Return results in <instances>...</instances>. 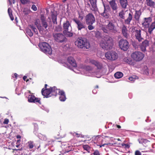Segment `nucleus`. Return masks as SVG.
Masks as SVG:
<instances>
[{"instance_id":"37","label":"nucleus","mask_w":155,"mask_h":155,"mask_svg":"<svg viewBox=\"0 0 155 155\" xmlns=\"http://www.w3.org/2000/svg\"><path fill=\"white\" fill-rule=\"evenodd\" d=\"M29 26L32 30L35 33L37 34H38V30L34 26L32 25H30Z\"/></svg>"},{"instance_id":"7","label":"nucleus","mask_w":155,"mask_h":155,"mask_svg":"<svg viewBox=\"0 0 155 155\" xmlns=\"http://www.w3.org/2000/svg\"><path fill=\"white\" fill-rule=\"evenodd\" d=\"M53 36L54 40L57 42L63 43L66 40L65 36L63 34L54 33Z\"/></svg>"},{"instance_id":"30","label":"nucleus","mask_w":155,"mask_h":155,"mask_svg":"<svg viewBox=\"0 0 155 155\" xmlns=\"http://www.w3.org/2000/svg\"><path fill=\"white\" fill-rule=\"evenodd\" d=\"M59 92L58 94L60 95L59 97L60 100L61 101H64L66 99L64 92L63 91Z\"/></svg>"},{"instance_id":"45","label":"nucleus","mask_w":155,"mask_h":155,"mask_svg":"<svg viewBox=\"0 0 155 155\" xmlns=\"http://www.w3.org/2000/svg\"><path fill=\"white\" fill-rule=\"evenodd\" d=\"M55 28L56 30H57V31H61L62 30V28L60 25H58V26L56 27Z\"/></svg>"},{"instance_id":"18","label":"nucleus","mask_w":155,"mask_h":155,"mask_svg":"<svg viewBox=\"0 0 155 155\" xmlns=\"http://www.w3.org/2000/svg\"><path fill=\"white\" fill-rule=\"evenodd\" d=\"M149 42L147 40H145L143 41L141 45L140 46V48L141 51H145L147 47L149 46Z\"/></svg>"},{"instance_id":"49","label":"nucleus","mask_w":155,"mask_h":155,"mask_svg":"<svg viewBox=\"0 0 155 155\" xmlns=\"http://www.w3.org/2000/svg\"><path fill=\"white\" fill-rule=\"evenodd\" d=\"M9 122V120L8 119H5L4 121L3 122V124H8V123Z\"/></svg>"},{"instance_id":"19","label":"nucleus","mask_w":155,"mask_h":155,"mask_svg":"<svg viewBox=\"0 0 155 155\" xmlns=\"http://www.w3.org/2000/svg\"><path fill=\"white\" fill-rule=\"evenodd\" d=\"M128 15L127 19H124V23L127 25H129L130 24V22L132 19L133 18V13L132 12H128Z\"/></svg>"},{"instance_id":"3","label":"nucleus","mask_w":155,"mask_h":155,"mask_svg":"<svg viewBox=\"0 0 155 155\" xmlns=\"http://www.w3.org/2000/svg\"><path fill=\"white\" fill-rule=\"evenodd\" d=\"M75 45L80 48L84 49H88L90 47V45L87 40L85 38H78L75 42Z\"/></svg>"},{"instance_id":"62","label":"nucleus","mask_w":155,"mask_h":155,"mask_svg":"<svg viewBox=\"0 0 155 155\" xmlns=\"http://www.w3.org/2000/svg\"><path fill=\"white\" fill-rule=\"evenodd\" d=\"M12 2L13 4L15 3V0H12Z\"/></svg>"},{"instance_id":"2","label":"nucleus","mask_w":155,"mask_h":155,"mask_svg":"<svg viewBox=\"0 0 155 155\" xmlns=\"http://www.w3.org/2000/svg\"><path fill=\"white\" fill-rule=\"evenodd\" d=\"M63 33L66 37H71L73 36L72 28L69 21L67 20L64 22L62 25Z\"/></svg>"},{"instance_id":"24","label":"nucleus","mask_w":155,"mask_h":155,"mask_svg":"<svg viewBox=\"0 0 155 155\" xmlns=\"http://www.w3.org/2000/svg\"><path fill=\"white\" fill-rule=\"evenodd\" d=\"M67 61L73 67H75L77 66L76 63L72 57H68Z\"/></svg>"},{"instance_id":"55","label":"nucleus","mask_w":155,"mask_h":155,"mask_svg":"<svg viewBox=\"0 0 155 155\" xmlns=\"http://www.w3.org/2000/svg\"><path fill=\"white\" fill-rule=\"evenodd\" d=\"M14 75L15 76L16 78H17L18 77V75L16 73H15L14 74Z\"/></svg>"},{"instance_id":"58","label":"nucleus","mask_w":155,"mask_h":155,"mask_svg":"<svg viewBox=\"0 0 155 155\" xmlns=\"http://www.w3.org/2000/svg\"><path fill=\"white\" fill-rule=\"evenodd\" d=\"M47 86L48 85L47 84H45V87H44V88H45V89H47Z\"/></svg>"},{"instance_id":"10","label":"nucleus","mask_w":155,"mask_h":155,"mask_svg":"<svg viewBox=\"0 0 155 155\" xmlns=\"http://www.w3.org/2000/svg\"><path fill=\"white\" fill-rule=\"evenodd\" d=\"M131 31L132 32H135V36L139 41H141L142 40L143 38L141 37V35L140 29L137 28V27H132L131 28Z\"/></svg>"},{"instance_id":"20","label":"nucleus","mask_w":155,"mask_h":155,"mask_svg":"<svg viewBox=\"0 0 155 155\" xmlns=\"http://www.w3.org/2000/svg\"><path fill=\"white\" fill-rule=\"evenodd\" d=\"M122 33L124 37L126 39L129 37V35L127 33V30L125 25H123L122 28Z\"/></svg>"},{"instance_id":"64","label":"nucleus","mask_w":155,"mask_h":155,"mask_svg":"<svg viewBox=\"0 0 155 155\" xmlns=\"http://www.w3.org/2000/svg\"><path fill=\"white\" fill-rule=\"evenodd\" d=\"M28 79H27L26 80V81L27 82H28Z\"/></svg>"},{"instance_id":"25","label":"nucleus","mask_w":155,"mask_h":155,"mask_svg":"<svg viewBox=\"0 0 155 155\" xmlns=\"http://www.w3.org/2000/svg\"><path fill=\"white\" fill-rule=\"evenodd\" d=\"M103 5L104 8V10L103 12L101 14V15L103 16L104 18L108 19L110 16V15L107 11L106 10L105 5L103 3Z\"/></svg>"},{"instance_id":"1","label":"nucleus","mask_w":155,"mask_h":155,"mask_svg":"<svg viewBox=\"0 0 155 155\" xmlns=\"http://www.w3.org/2000/svg\"><path fill=\"white\" fill-rule=\"evenodd\" d=\"M100 46L106 50L111 49L113 46L112 38L109 36H105L100 42Z\"/></svg>"},{"instance_id":"29","label":"nucleus","mask_w":155,"mask_h":155,"mask_svg":"<svg viewBox=\"0 0 155 155\" xmlns=\"http://www.w3.org/2000/svg\"><path fill=\"white\" fill-rule=\"evenodd\" d=\"M146 3L147 6L151 8H155V2L152 0H146Z\"/></svg>"},{"instance_id":"9","label":"nucleus","mask_w":155,"mask_h":155,"mask_svg":"<svg viewBox=\"0 0 155 155\" xmlns=\"http://www.w3.org/2000/svg\"><path fill=\"white\" fill-rule=\"evenodd\" d=\"M119 46L122 50L126 51L129 48L130 44L127 40L121 39L119 41Z\"/></svg>"},{"instance_id":"40","label":"nucleus","mask_w":155,"mask_h":155,"mask_svg":"<svg viewBox=\"0 0 155 155\" xmlns=\"http://www.w3.org/2000/svg\"><path fill=\"white\" fill-rule=\"evenodd\" d=\"M83 147L84 150L88 151L89 150L90 147L87 145H84L83 146Z\"/></svg>"},{"instance_id":"46","label":"nucleus","mask_w":155,"mask_h":155,"mask_svg":"<svg viewBox=\"0 0 155 155\" xmlns=\"http://www.w3.org/2000/svg\"><path fill=\"white\" fill-rule=\"evenodd\" d=\"M135 155H141L140 152L139 150H136L135 153Z\"/></svg>"},{"instance_id":"57","label":"nucleus","mask_w":155,"mask_h":155,"mask_svg":"<svg viewBox=\"0 0 155 155\" xmlns=\"http://www.w3.org/2000/svg\"><path fill=\"white\" fill-rule=\"evenodd\" d=\"M17 138H20L21 137L20 135H18L17 136Z\"/></svg>"},{"instance_id":"16","label":"nucleus","mask_w":155,"mask_h":155,"mask_svg":"<svg viewBox=\"0 0 155 155\" xmlns=\"http://www.w3.org/2000/svg\"><path fill=\"white\" fill-rule=\"evenodd\" d=\"M28 101L29 102L38 103L41 104L40 99L39 98L36 97L34 95H29L28 98Z\"/></svg>"},{"instance_id":"33","label":"nucleus","mask_w":155,"mask_h":155,"mask_svg":"<svg viewBox=\"0 0 155 155\" xmlns=\"http://www.w3.org/2000/svg\"><path fill=\"white\" fill-rule=\"evenodd\" d=\"M123 74L120 72H118L115 73L114 74V77L116 78H120L123 76Z\"/></svg>"},{"instance_id":"60","label":"nucleus","mask_w":155,"mask_h":155,"mask_svg":"<svg viewBox=\"0 0 155 155\" xmlns=\"http://www.w3.org/2000/svg\"><path fill=\"white\" fill-rule=\"evenodd\" d=\"M9 2V4L10 5L11 4H12V2L11 1V0H8Z\"/></svg>"},{"instance_id":"23","label":"nucleus","mask_w":155,"mask_h":155,"mask_svg":"<svg viewBox=\"0 0 155 155\" xmlns=\"http://www.w3.org/2000/svg\"><path fill=\"white\" fill-rule=\"evenodd\" d=\"M41 19L42 26L46 29L48 27V24L46 21V18L43 15H41Z\"/></svg>"},{"instance_id":"61","label":"nucleus","mask_w":155,"mask_h":155,"mask_svg":"<svg viewBox=\"0 0 155 155\" xmlns=\"http://www.w3.org/2000/svg\"><path fill=\"white\" fill-rule=\"evenodd\" d=\"M98 85H96L95 87V88H98Z\"/></svg>"},{"instance_id":"13","label":"nucleus","mask_w":155,"mask_h":155,"mask_svg":"<svg viewBox=\"0 0 155 155\" xmlns=\"http://www.w3.org/2000/svg\"><path fill=\"white\" fill-rule=\"evenodd\" d=\"M73 20L77 25V28L78 30H81L82 29L86 28V26L84 23L81 22L77 18H74Z\"/></svg>"},{"instance_id":"5","label":"nucleus","mask_w":155,"mask_h":155,"mask_svg":"<svg viewBox=\"0 0 155 155\" xmlns=\"http://www.w3.org/2000/svg\"><path fill=\"white\" fill-rule=\"evenodd\" d=\"M89 2H85V7L88 8H90V9L93 11L95 15H97V13H99L98 8L96 4V0H89Z\"/></svg>"},{"instance_id":"34","label":"nucleus","mask_w":155,"mask_h":155,"mask_svg":"<svg viewBox=\"0 0 155 155\" xmlns=\"http://www.w3.org/2000/svg\"><path fill=\"white\" fill-rule=\"evenodd\" d=\"M8 12L9 17L12 20H13L14 19V17L12 14V11L10 8H8Z\"/></svg>"},{"instance_id":"47","label":"nucleus","mask_w":155,"mask_h":155,"mask_svg":"<svg viewBox=\"0 0 155 155\" xmlns=\"http://www.w3.org/2000/svg\"><path fill=\"white\" fill-rule=\"evenodd\" d=\"M94 155H100V153L98 150H95L93 153Z\"/></svg>"},{"instance_id":"52","label":"nucleus","mask_w":155,"mask_h":155,"mask_svg":"<svg viewBox=\"0 0 155 155\" xmlns=\"http://www.w3.org/2000/svg\"><path fill=\"white\" fill-rule=\"evenodd\" d=\"M86 69L87 70H91V67L89 66H86Z\"/></svg>"},{"instance_id":"4","label":"nucleus","mask_w":155,"mask_h":155,"mask_svg":"<svg viewBox=\"0 0 155 155\" xmlns=\"http://www.w3.org/2000/svg\"><path fill=\"white\" fill-rule=\"evenodd\" d=\"M103 31L108 34H115L117 32V28L114 23L109 21L108 24L105 27L102 28Z\"/></svg>"},{"instance_id":"48","label":"nucleus","mask_w":155,"mask_h":155,"mask_svg":"<svg viewBox=\"0 0 155 155\" xmlns=\"http://www.w3.org/2000/svg\"><path fill=\"white\" fill-rule=\"evenodd\" d=\"M73 135H74L75 136H76L77 137H81V136H82V135H81L80 134H78L77 133H75V132H74V133Z\"/></svg>"},{"instance_id":"50","label":"nucleus","mask_w":155,"mask_h":155,"mask_svg":"<svg viewBox=\"0 0 155 155\" xmlns=\"http://www.w3.org/2000/svg\"><path fill=\"white\" fill-rule=\"evenodd\" d=\"M124 145L125 146V147L126 148H128L130 147V146L127 143L126 144H124Z\"/></svg>"},{"instance_id":"31","label":"nucleus","mask_w":155,"mask_h":155,"mask_svg":"<svg viewBox=\"0 0 155 155\" xmlns=\"http://www.w3.org/2000/svg\"><path fill=\"white\" fill-rule=\"evenodd\" d=\"M155 28V21L153 22L148 28V31L150 34L152 33V31Z\"/></svg>"},{"instance_id":"21","label":"nucleus","mask_w":155,"mask_h":155,"mask_svg":"<svg viewBox=\"0 0 155 155\" xmlns=\"http://www.w3.org/2000/svg\"><path fill=\"white\" fill-rule=\"evenodd\" d=\"M51 96L53 95L54 96H56L58 93V94L59 93V91H61L59 89L55 87H51Z\"/></svg>"},{"instance_id":"26","label":"nucleus","mask_w":155,"mask_h":155,"mask_svg":"<svg viewBox=\"0 0 155 155\" xmlns=\"http://www.w3.org/2000/svg\"><path fill=\"white\" fill-rule=\"evenodd\" d=\"M128 14L127 11H125L123 10L120 11L118 13V16L122 19H125V15Z\"/></svg>"},{"instance_id":"32","label":"nucleus","mask_w":155,"mask_h":155,"mask_svg":"<svg viewBox=\"0 0 155 155\" xmlns=\"http://www.w3.org/2000/svg\"><path fill=\"white\" fill-rule=\"evenodd\" d=\"M144 19L145 21L144 23H143V25H148L152 21L151 18L150 17L145 18Z\"/></svg>"},{"instance_id":"14","label":"nucleus","mask_w":155,"mask_h":155,"mask_svg":"<svg viewBox=\"0 0 155 155\" xmlns=\"http://www.w3.org/2000/svg\"><path fill=\"white\" fill-rule=\"evenodd\" d=\"M89 63L94 65L97 67V70H101L103 68L102 64L97 61L90 59Z\"/></svg>"},{"instance_id":"44","label":"nucleus","mask_w":155,"mask_h":155,"mask_svg":"<svg viewBox=\"0 0 155 155\" xmlns=\"http://www.w3.org/2000/svg\"><path fill=\"white\" fill-rule=\"evenodd\" d=\"M31 8L34 11H36L37 10V7L35 5H32Z\"/></svg>"},{"instance_id":"22","label":"nucleus","mask_w":155,"mask_h":155,"mask_svg":"<svg viewBox=\"0 0 155 155\" xmlns=\"http://www.w3.org/2000/svg\"><path fill=\"white\" fill-rule=\"evenodd\" d=\"M51 12V19H52V22L54 24L57 25V14L56 11H53Z\"/></svg>"},{"instance_id":"6","label":"nucleus","mask_w":155,"mask_h":155,"mask_svg":"<svg viewBox=\"0 0 155 155\" xmlns=\"http://www.w3.org/2000/svg\"><path fill=\"white\" fill-rule=\"evenodd\" d=\"M39 47L41 50L47 54H52V50L50 45L47 43L43 42L39 44Z\"/></svg>"},{"instance_id":"36","label":"nucleus","mask_w":155,"mask_h":155,"mask_svg":"<svg viewBox=\"0 0 155 155\" xmlns=\"http://www.w3.org/2000/svg\"><path fill=\"white\" fill-rule=\"evenodd\" d=\"M78 18L82 20L83 19L84 15L83 11L78 12Z\"/></svg>"},{"instance_id":"63","label":"nucleus","mask_w":155,"mask_h":155,"mask_svg":"<svg viewBox=\"0 0 155 155\" xmlns=\"http://www.w3.org/2000/svg\"><path fill=\"white\" fill-rule=\"evenodd\" d=\"M66 0H63V2H65Z\"/></svg>"},{"instance_id":"8","label":"nucleus","mask_w":155,"mask_h":155,"mask_svg":"<svg viewBox=\"0 0 155 155\" xmlns=\"http://www.w3.org/2000/svg\"><path fill=\"white\" fill-rule=\"evenodd\" d=\"M105 56L107 60L111 61L115 60L118 57L117 54L115 52L112 51H108L106 52Z\"/></svg>"},{"instance_id":"41","label":"nucleus","mask_w":155,"mask_h":155,"mask_svg":"<svg viewBox=\"0 0 155 155\" xmlns=\"http://www.w3.org/2000/svg\"><path fill=\"white\" fill-rule=\"evenodd\" d=\"M20 1L21 4L23 5L27 4L29 2V0H20Z\"/></svg>"},{"instance_id":"39","label":"nucleus","mask_w":155,"mask_h":155,"mask_svg":"<svg viewBox=\"0 0 155 155\" xmlns=\"http://www.w3.org/2000/svg\"><path fill=\"white\" fill-rule=\"evenodd\" d=\"M138 79V77L135 75H133L129 78L130 80L133 82L136 79Z\"/></svg>"},{"instance_id":"27","label":"nucleus","mask_w":155,"mask_h":155,"mask_svg":"<svg viewBox=\"0 0 155 155\" xmlns=\"http://www.w3.org/2000/svg\"><path fill=\"white\" fill-rule=\"evenodd\" d=\"M119 2L122 8L125 9L128 5L127 0H119Z\"/></svg>"},{"instance_id":"53","label":"nucleus","mask_w":155,"mask_h":155,"mask_svg":"<svg viewBox=\"0 0 155 155\" xmlns=\"http://www.w3.org/2000/svg\"><path fill=\"white\" fill-rule=\"evenodd\" d=\"M92 92H93V93L94 94H96L97 93V90L95 89H94L93 90V91Z\"/></svg>"},{"instance_id":"15","label":"nucleus","mask_w":155,"mask_h":155,"mask_svg":"<svg viewBox=\"0 0 155 155\" xmlns=\"http://www.w3.org/2000/svg\"><path fill=\"white\" fill-rule=\"evenodd\" d=\"M109 3L112 11H114L116 12H117L118 8V6L115 0H111L109 2Z\"/></svg>"},{"instance_id":"12","label":"nucleus","mask_w":155,"mask_h":155,"mask_svg":"<svg viewBox=\"0 0 155 155\" xmlns=\"http://www.w3.org/2000/svg\"><path fill=\"white\" fill-rule=\"evenodd\" d=\"M85 20L87 24H93L95 21V18L91 13H89L85 18Z\"/></svg>"},{"instance_id":"38","label":"nucleus","mask_w":155,"mask_h":155,"mask_svg":"<svg viewBox=\"0 0 155 155\" xmlns=\"http://www.w3.org/2000/svg\"><path fill=\"white\" fill-rule=\"evenodd\" d=\"M28 146L29 147L30 149H32L34 146V142L31 141H28Z\"/></svg>"},{"instance_id":"35","label":"nucleus","mask_w":155,"mask_h":155,"mask_svg":"<svg viewBox=\"0 0 155 155\" xmlns=\"http://www.w3.org/2000/svg\"><path fill=\"white\" fill-rule=\"evenodd\" d=\"M26 33L30 37H32L33 35V33L31 32V29L27 28L25 29Z\"/></svg>"},{"instance_id":"54","label":"nucleus","mask_w":155,"mask_h":155,"mask_svg":"<svg viewBox=\"0 0 155 155\" xmlns=\"http://www.w3.org/2000/svg\"><path fill=\"white\" fill-rule=\"evenodd\" d=\"M27 78V76H24L23 77V80H24V81H26V79Z\"/></svg>"},{"instance_id":"51","label":"nucleus","mask_w":155,"mask_h":155,"mask_svg":"<svg viewBox=\"0 0 155 155\" xmlns=\"http://www.w3.org/2000/svg\"><path fill=\"white\" fill-rule=\"evenodd\" d=\"M109 143H104L101 145H99L100 147H104L105 145H108ZM97 146H99L98 145H97Z\"/></svg>"},{"instance_id":"17","label":"nucleus","mask_w":155,"mask_h":155,"mask_svg":"<svg viewBox=\"0 0 155 155\" xmlns=\"http://www.w3.org/2000/svg\"><path fill=\"white\" fill-rule=\"evenodd\" d=\"M42 95L46 97H48L51 96V87L49 89H45L43 88L41 90Z\"/></svg>"},{"instance_id":"42","label":"nucleus","mask_w":155,"mask_h":155,"mask_svg":"<svg viewBox=\"0 0 155 155\" xmlns=\"http://www.w3.org/2000/svg\"><path fill=\"white\" fill-rule=\"evenodd\" d=\"M150 51L153 53H155V46L152 44L150 48Z\"/></svg>"},{"instance_id":"11","label":"nucleus","mask_w":155,"mask_h":155,"mask_svg":"<svg viewBox=\"0 0 155 155\" xmlns=\"http://www.w3.org/2000/svg\"><path fill=\"white\" fill-rule=\"evenodd\" d=\"M144 54L140 51H135L131 54L132 58L136 61L142 60L144 57Z\"/></svg>"},{"instance_id":"56","label":"nucleus","mask_w":155,"mask_h":155,"mask_svg":"<svg viewBox=\"0 0 155 155\" xmlns=\"http://www.w3.org/2000/svg\"><path fill=\"white\" fill-rule=\"evenodd\" d=\"M116 126H117V128H120L121 127V126L120 125H117Z\"/></svg>"},{"instance_id":"59","label":"nucleus","mask_w":155,"mask_h":155,"mask_svg":"<svg viewBox=\"0 0 155 155\" xmlns=\"http://www.w3.org/2000/svg\"><path fill=\"white\" fill-rule=\"evenodd\" d=\"M153 44L154 45V46H155V38H154V41L153 43Z\"/></svg>"},{"instance_id":"43","label":"nucleus","mask_w":155,"mask_h":155,"mask_svg":"<svg viewBox=\"0 0 155 155\" xmlns=\"http://www.w3.org/2000/svg\"><path fill=\"white\" fill-rule=\"evenodd\" d=\"M88 25V29L89 30H91L93 29L94 28V27L92 25V24H87Z\"/></svg>"},{"instance_id":"28","label":"nucleus","mask_w":155,"mask_h":155,"mask_svg":"<svg viewBox=\"0 0 155 155\" xmlns=\"http://www.w3.org/2000/svg\"><path fill=\"white\" fill-rule=\"evenodd\" d=\"M135 13L134 15V18L137 21H138L139 20L140 15H141V12L140 10H136Z\"/></svg>"}]
</instances>
